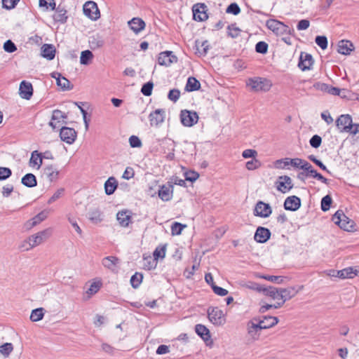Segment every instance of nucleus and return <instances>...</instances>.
I'll return each mask as SVG.
<instances>
[{
  "label": "nucleus",
  "instance_id": "nucleus-54",
  "mask_svg": "<svg viewBox=\"0 0 359 359\" xmlns=\"http://www.w3.org/2000/svg\"><path fill=\"white\" fill-rule=\"evenodd\" d=\"M226 12L233 15H238L241 12V8L236 3H231L226 8Z\"/></svg>",
  "mask_w": 359,
  "mask_h": 359
},
{
  "label": "nucleus",
  "instance_id": "nucleus-19",
  "mask_svg": "<svg viewBox=\"0 0 359 359\" xmlns=\"http://www.w3.org/2000/svg\"><path fill=\"white\" fill-rule=\"evenodd\" d=\"M43 176L50 182H55L59 177V171L53 165H47L43 169Z\"/></svg>",
  "mask_w": 359,
  "mask_h": 359
},
{
  "label": "nucleus",
  "instance_id": "nucleus-15",
  "mask_svg": "<svg viewBox=\"0 0 359 359\" xmlns=\"http://www.w3.org/2000/svg\"><path fill=\"white\" fill-rule=\"evenodd\" d=\"M19 94L25 100H29L33 95V87L30 82L22 81L20 84Z\"/></svg>",
  "mask_w": 359,
  "mask_h": 359
},
{
  "label": "nucleus",
  "instance_id": "nucleus-49",
  "mask_svg": "<svg viewBox=\"0 0 359 359\" xmlns=\"http://www.w3.org/2000/svg\"><path fill=\"white\" fill-rule=\"evenodd\" d=\"M186 227V225L182 224L179 222H174L171 226V232L172 235H180L182 233V231L184 228Z\"/></svg>",
  "mask_w": 359,
  "mask_h": 359
},
{
  "label": "nucleus",
  "instance_id": "nucleus-9",
  "mask_svg": "<svg viewBox=\"0 0 359 359\" xmlns=\"http://www.w3.org/2000/svg\"><path fill=\"white\" fill-rule=\"evenodd\" d=\"M51 235V229H46L29 237L32 245L34 247L39 245L47 240Z\"/></svg>",
  "mask_w": 359,
  "mask_h": 359
},
{
  "label": "nucleus",
  "instance_id": "nucleus-25",
  "mask_svg": "<svg viewBox=\"0 0 359 359\" xmlns=\"http://www.w3.org/2000/svg\"><path fill=\"white\" fill-rule=\"evenodd\" d=\"M130 29L136 34H138L145 27V22L139 18H134L128 22Z\"/></svg>",
  "mask_w": 359,
  "mask_h": 359
},
{
  "label": "nucleus",
  "instance_id": "nucleus-57",
  "mask_svg": "<svg viewBox=\"0 0 359 359\" xmlns=\"http://www.w3.org/2000/svg\"><path fill=\"white\" fill-rule=\"evenodd\" d=\"M39 6L51 10L55 9V0H39Z\"/></svg>",
  "mask_w": 359,
  "mask_h": 359
},
{
  "label": "nucleus",
  "instance_id": "nucleus-4",
  "mask_svg": "<svg viewBox=\"0 0 359 359\" xmlns=\"http://www.w3.org/2000/svg\"><path fill=\"white\" fill-rule=\"evenodd\" d=\"M198 116L196 111L184 109L180 113V121L183 126L187 127L193 126L197 123Z\"/></svg>",
  "mask_w": 359,
  "mask_h": 359
},
{
  "label": "nucleus",
  "instance_id": "nucleus-21",
  "mask_svg": "<svg viewBox=\"0 0 359 359\" xmlns=\"http://www.w3.org/2000/svg\"><path fill=\"white\" fill-rule=\"evenodd\" d=\"M49 214L48 210H44L36 215L35 217L27 222L25 226L27 229H31L34 226L40 224L41 222L45 220Z\"/></svg>",
  "mask_w": 359,
  "mask_h": 359
},
{
  "label": "nucleus",
  "instance_id": "nucleus-41",
  "mask_svg": "<svg viewBox=\"0 0 359 359\" xmlns=\"http://www.w3.org/2000/svg\"><path fill=\"white\" fill-rule=\"evenodd\" d=\"M163 144H164L166 146H168V149L170 150V152H169L167 154L166 158L168 159V160H172L174 158V157H175V154H174V151H175L174 142L172 141L170 139H165V140H163Z\"/></svg>",
  "mask_w": 359,
  "mask_h": 359
},
{
  "label": "nucleus",
  "instance_id": "nucleus-37",
  "mask_svg": "<svg viewBox=\"0 0 359 359\" xmlns=\"http://www.w3.org/2000/svg\"><path fill=\"white\" fill-rule=\"evenodd\" d=\"M352 43L348 41H341L339 42L337 51L342 55H348L352 50Z\"/></svg>",
  "mask_w": 359,
  "mask_h": 359
},
{
  "label": "nucleus",
  "instance_id": "nucleus-22",
  "mask_svg": "<svg viewBox=\"0 0 359 359\" xmlns=\"http://www.w3.org/2000/svg\"><path fill=\"white\" fill-rule=\"evenodd\" d=\"M254 214L255 216L267 217L269 215V204L262 201L257 202L254 210Z\"/></svg>",
  "mask_w": 359,
  "mask_h": 359
},
{
  "label": "nucleus",
  "instance_id": "nucleus-35",
  "mask_svg": "<svg viewBox=\"0 0 359 359\" xmlns=\"http://www.w3.org/2000/svg\"><path fill=\"white\" fill-rule=\"evenodd\" d=\"M22 184L27 187H34L37 184L36 178L32 173H27L22 177L21 180Z\"/></svg>",
  "mask_w": 359,
  "mask_h": 359
},
{
  "label": "nucleus",
  "instance_id": "nucleus-6",
  "mask_svg": "<svg viewBox=\"0 0 359 359\" xmlns=\"http://www.w3.org/2000/svg\"><path fill=\"white\" fill-rule=\"evenodd\" d=\"M209 320L216 325H222L225 323V318L222 310L217 307H211L208 310Z\"/></svg>",
  "mask_w": 359,
  "mask_h": 359
},
{
  "label": "nucleus",
  "instance_id": "nucleus-16",
  "mask_svg": "<svg viewBox=\"0 0 359 359\" xmlns=\"http://www.w3.org/2000/svg\"><path fill=\"white\" fill-rule=\"evenodd\" d=\"M313 63V60L311 54L303 52L301 53L298 67H299L302 71L308 70L311 69Z\"/></svg>",
  "mask_w": 359,
  "mask_h": 359
},
{
  "label": "nucleus",
  "instance_id": "nucleus-3",
  "mask_svg": "<svg viewBox=\"0 0 359 359\" xmlns=\"http://www.w3.org/2000/svg\"><path fill=\"white\" fill-rule=\"evenodd\" d=\"M269 325H266L264 320H262L259 318H254L248 323V333L251 336L259 333L262 330L268 329Z\"/></svg>",
  "mask_w": 359,
  "mask_h": 359
},
{
  "label": "nucleus",
  "instance_id": "nucleus-53",
  "mask_svg": "<svg viewBox=\"0 0 359 359\" xmlns=\"http://www.w3.org/2000/svg\"><path fill=\"white\" fill-rule=\"evenodd\" d=\"M154 259L157 261L158 258H163L165 255V246L158 247L154 250Z\"/></svg>",
  "mask_w": 359,
  "mask_h": 359
},
{
  "label": "nucleus",
  "instance_id": "nucleus-20",
  "mask_svg": "<svg viewBox=\"0 0 359 359\" xmlns=\"http://www.w3.org/2000/svg\"><path fill=\"white\" fill-rule=\"evenodd\" d=\"M271 31L276 35H282L287 33L288 27L283 22L271 18Z\"/></svg>",
  "mask_w": 359,
  "mask_h": 359
},
{
  "label": "nucleus",
  "instance_id": "nucleus-8",
  "mask_svg": "<svg viewBox=\"0 0 359 359\" xmlns=\"http://www.w3.org/2000/svg\"><path fill=\"white\" fill-rule=\"evenodd\" d=\"M83 13L93 20H96L100 17L97 5L93 1H87L83 5Z\"/></svg>",
  "mask_w": 359,
  "mask_h": 359
},
{
  "label": "nucleus",
  "instance_id": "nucleus-7",
  "mask_svg": "<svg viewBox=\"0 0 359 359\" xmlns=\"http://www.w3.org/2000/svg\"><path fill=\"white\" fill-rule=\"evenodd\" d=\"M276 189L281 193H287L293 187L291 178L287 175L280 176L275 183Z\"/></svg>",
  "mask_w": 359,
  "mask_h": 359
},
{
  "label": "nucleus",
  "instance_id": "nucleus-10",
  "mask_svg": "<svg viewBox=\"0 0 359 359\" xmlns=\"http://www.w3.org/2000/svg\"><path fill=\"white\" fill-rule=\"evenodd\" d=\"M77 133L74 128L62 126L60 128V137L63 142L71 144L74 142Z\"/></svg>",
  "mask_w": 359,
  "mask_h": 359
},
{
  "label": "nucleus",
  "instance_id": "nucleus-64",
  "mask_svg": "<svg viewBox=\"0 0 359 359\" xmlns=\"http://www.w3.org/2000/svg\"><path fill=\"white\" fill-rule=\"evenodd\" d=\"M33 248H34V246L32 245V242L29 241V238H27V239L22 241V243L20 244V245L19 246V248L22 251H28Z\"/></svg>",
  "mask_w": 359,
  "mask_h": 359
},
{
  "label": "nucleus",
  "instance_id": "nucleus-14",
  "mask_svg": "<svg viewBox=\"0 0 359 359\" xmlns=\"http://www.w3.org/2000/svg\"><path fill=\"white\" fill-rule=\"evenodd\" d=\"M177 57L173 55L172 51H165L159 54L158 62L160 65L169 66L173 62H177Z\"/></svg>",
  "mask_w": 359,
  "mask_h": 359
},
{
  "label": "nucleus",
  "instance_id": "nucleus-23",
  "mask_svg": "<svg viewBox=\"0 0 359 359\" xmlns=\"http://www.w3.org/2000/svg\"><path fill=\"white\" fill-rule=\"evenodd\" d=\"M254 238L258 243H265L269 239V229L259 226L255 233Z\"/></svg>",
  "mask_w": 359,
  "mask_h": 359
},
{
  "label": "nucleus",
  "instance_id": "nucleus-50",
  "mask_svg": "<svg viewBox=\"0 0 359 359\" xmlns=\"http://www.w3.org/2000/svg\"><path fill=\"white\" fill-rule=\"evenodd\" d=\"M316 44L320 47L323 50H325L327 47V39L325 36H317L315 39Z\"/></svg>",
  "mask_w": 359,
  "mask_h": 359
},
{
  "label": "nucleus",
  "instance_id": "nucleus-46",
  "mask_svg": "<svg viewBox=\"0 0 359 359\" xmlns=\"http://www.w3.org/2000/svg\"><path fill=\"white\" fill-rule=\"evenodd\" d=\"M273 165L277 169H284L290 165V158L277 160L274 162Z\"/></svg>",
  "mask_w": 359,
  "mask_h": 359
},
{
  "label": "nucleus",
  "instance_id": "nucleus-24",
  "mask_svg": "<svg viewBox=\"0 0 359 359\" xmlns=\"http://www.w3.org/2000/svg\"><path fill=\"white\" fill-rule=\"evenodd\" d=\"M158 196L163 201H168L172 196V186L163 185L158 190Z\"/></svg>",
  "mask_w": 359,
  "mask_h": 359
},
{
  "label": "nucleus",
  "instance_id": "nucleus-29",
  "mask_svg": "<svg viewBox=\"0 0 359 359\" xmlns=\"http://www.w3.org/2000/svg\"><path fill=\"white\" fill-rule=\"evenodd\" d=\"M88 219L92 223L97 224L103 220L102 212L98 208L92 209L88 212Z\"/></svg>",
  "mask_w": 359,
  "mask_h": 359
},
{
  "label": "nucleus",
  "instance_id": "nucleus-5",
  "mask_svg": "<svg viewBox=\"0 0 359 359\" xmlns=\"http://www.w3.org/2000/svg\"><path fill=\"white\" fill-rule=\"evenodd\" d=\"M285 303L280 288L271 286V309H278Z\"/></svg>",
  "mask_w": 359,
  "mask_h": 359
},
{
  "label": "nucleus",
  "instance_id": "nucleus-33",
  "mask_svg": "<svg viewBox=\"0 0 359 359\" xmlns=\"http://www.w3.org/2000/svg\"><path fill=\"white\" fill-rule=\"evenodd\" d=\"M42 153H39L35 150L32 153L31 158L29 160L30 166H36L37 169H39L42 165Z\"/></svg>",
  "mask_w": 359,
  "mask_h": 359
},
{
  "label": "nucleus",
  "instance_id": "nucleus-13",
  "mask_svg": "<svg viewBox=\"0 0 359 359\" xmlns=\"http://www.w3.org/2000/svg\"><path fill=\"white\" fill-rule=\"evenodd\" d=\"M150 125L151 126H158L165 119V111L162 109H156L149 115Z\"/></svg>",
  "mask_w": 359,
  "mask_h": 359
},
{
  "label": "nucleus",
  "instance_id": "nucleus-62",
  "mask_svg": "<svg viewBox=\"0 0 359 359\" xmlns=\"http://www.w3.org/2000/svg\"><path fill=\"white\" fill-rule=\"evenodd\" d=\"M180 96V91L177 89L170 90L168 93V97L170 100L175 102L178 100Z\"/></svg>",
  "mask_w": 359,
  "mask_h": 359
},
{
  "label": "nucleus",
  "instance_id": "nucleus-1",
  "mask_svg": "<svg viewBox=\"0 0 359 359\" xmlns=\"http://www.w3.org/2000/svg\"><path fill=\"white\" fill-rule=\"evenodd\" d=\"M246 84L252 90L256 92L266 91L269 87L268 80L262 77L250 78L246 81Z\"/></svg>",
  "mask_w": 359,
  "mask_h": 359
},
{
  "label": "nucleus",
  "instance_id": "nucleus-51",
  "mask_svg": "<svg viewBox=\"0 0 359 359\" xmlns=\"http://www.w3.org/2000/svg\"><path fill=\"white\" fill-rule=\"evenodd\" d=\"M228 35L231 38H236L241 32V29L236 27L235 25H229L227 27Z\"/></svg>",
  "mask_w": 359,
  "mask_h": 359
},
{
  "label": "nucleus",
  "instance_id": "nucleus-42",
  "mask_svg": "<svg viewBox=\"0 0 359 359\" xmlns=\"http://www.w3.org/2000/svg\"><path fill=\"white\" fill-rule=\"evenodd\" d=\"M93 57V55L91 51L86 50L81 52L80 57V62L81 65H88L90 60Z\"/></svg>",
  "mask_w": 359,
  "mask_h": 359
},
{
  "label": "nucleus",
  "instance_id": "nucleus-45",
  "mask_svg": "<svg viewBox=\"0 0 359 359\" xmlns=\"http://www.w3.org/2000/svg\"><path fill=\"white\" fill-rule=\"evenodd\" d=\"M102 286V283L100 282H93L90 285V287L86 291V294L88 295V298H90L93 294L97 293Z\"/></svg>",
  "mask_w": 359,
  "mask_h": 359
},
{
  "label": "nucleus",
  "instance_id": "nucleus-39",
  "mask_svg": "<svg viewBox=\"0 0 359 359\" xmlns=\"http://www.w3.org/2000/svg\"><path fill=\"white\" fill-rule=\"evenodd\" d=\"M44 309L43 308H38L32 310L30 315V320L32 322H37L41 320L44 316Z\"/></svg>",
  "mask_w": 359,
  "mask_h": 359
},
{
  "label": "nucleus",
  "instance_id": "nucleus-27",
  "mask_svg": "<svg viewBox=\"0 0 359 359\" xmlns=\"http://www.w3.org/2000/svg\"><path fill=\"white\" fill-rule=\"evenodd\" d=\"M41 55L48 60H52L55 55V48L52 44H43L41 48Z\"/></svg>",
  "mask_w": 359,
  "mask_h": 359
},
{
  "label": "nucleus",
  "instance_id": "nucleus-58",
  "mask_svg": "<svg viewBox=\"0 0 359 359\" xmlns=\"http://www.w3.org/2000/svg\"><path fill=\"white\" fill-rule=\"evenodd\" d=\"M322 138L318 135H313L309 140L311 146L315 149L318 148L320 146Z\"/></svg>",
  "mask_w": 359,
  "mask_h": 359
},
{
  "label": "nucleus",
  "instance_id": "nucleus-60",
  "mask_svg": "<svg viewBox=\"0 0 359 359\" xmlns=\"http://www.w3.org/2000/svg\"><path fill=\"white\" fill-rule=\"evenodd\" d=\"M12 174L11 170L8 168L0 167V180L8 179Z\"/></svg>",
  "mask_w": 359,
  "mask_h": 359
},
{
  "label": "nucleus",
  "instance_id": "nucleus-18",
  "mask_svg": "<svg viewBox=\"0 0 359 359\" xmlns=\"http://www.w3.org/2000/svg\"><path fill=\"white\" fill-rule=\"evenodd\" d=\"M301 206V200L296 196L287 197L284 202V207L287 210L295 211Z\"/></svg>",
  "mask_w": 359,
  "mask_h": 359
},
{
  "label": "nucleus",
  "instance_id": "nucleus-56",
  "mask_svg": "<svg viewBox=\"0 0 359 359\" xmlns=\"http://www.w3.org/2000/svg\"><path fill=\"white\" fill-rule=\"evenodd\" d=\"M129 143L133 148H139L142 147V142L140 139L135 135H132L129 138Z\"/></svg>",
  "mask_w": 359,
  "mask_h": 359
},
{
  "label": "nucleus",
  "instance_id": "nucleus-11",
  "mask_svg": "<svg viewBox=\"0 0 359 359\" xmlns=\"http://www.w3.org/2000/svg\"><path fill=\"white\" fill-rule=\"evenodd\" d=\"M67 118V116L59 109H55L53 111L51 121L49 123V126L53 129L58 128L61 125L66 123L65 119Z\"/></svg>",
  "mask_w": 359,
  "mask_h": 359
},
{
  "label": "nucleus",
  "instance_id": "nucleus-17",
  "mask_svg": "<svg viewBox=\"0 0 359 359\" xmlns=\"http://www.w3.org/2000/svg\"><path fill=\"white\" fill-rule=\"evenodd\" d=\"M352 123V118L348 114L341 115L336 121V126L340 132H346Z\"/></svg>",
  "mask_w": 359,
  "mask_h": 359
},
{
  "label": "nucleus",
  "instance_id": "nucleus-61",
  "mask_svg": "<svg viewBox=\"0 0 359 359\" xmlns=\"http://www.w3.org/2000/svg\"><path fill=\"white\" fill-rule=\"evenodd\" d=\"M268 50V44L264 41H259L255 46V50L259 53H266Z\"/></svg>",
  "mask_w": 359,
  "mask_h": 359
},
{
  "label": "nucleus",
  "instance_id": "nucleus-44",
  "mask_svg": "<svg viewBox=\"0 0 359 359\" xmlns=\"http://www.w3.org/2000/svg\"><path fill=\"white\" fill-rule=\"evenodd\" d=\"M143 276L140 273L136 272L130 278V283L133 288H137L142 281Z\"/></svg>",
  "mask_w": 359,
  "mask_h": 359
},
{
  "label": "nucleus",
  "instance_id": "nucleus-2",
  "mask_svg": "<svg viewBox=\"0 0 359 359\" xmlns=\"http://www.w3.org/2000/svg\"><path fill=\"white\" fill-rule=\"evenodd\" d=\"M332 221L340 228L349 231L352 227V222L344 215V212L341 210H337L332 218Z\"/></svg>",
  "mask_w": 359,
  "mask_h": 359
},
{
  "label": "nucleus",
  "instance_id": "nucleus-36",
  "mask_svg": "<svg viewBox=\"0 0 359 359\" xmlns=\"http://www.w3.org/2000/svg\"><path fill=\"white\" fill-rule=\"evenodd\" d=\"M201 88L200 82L195 77H189L185 86V90L188 92L198 90Z\"/></svg>",
  "mask_w": 359,
  "mask_h": 359
},
{
  "label": "nucleus",
  "instance_id": "nucleus-12",
  "mask_svg": "<svg viewBox=\"0 0 359 359\" xmlns=\"http://www.w3.org/2000/svg\"><path fill=\"white\" fill-rule=\"evenodd\" d=\"M193 15L195 20L202 22L208 19L206 6L204 4H197L193 6Z\"/></svg>",
  "mask_w": 359,
  "mask_h": 359
},
{
  "label": "nucleus",
  "instance_id": "nucleus-26",
  "mask_svg": "<svg viewBox=\"0 0 359 359\" xmlns=\"http://www.w3.org/2000/svg\"><path fill=\"white\" fill-rule=\"evenodd\" d=\"M67 10L59 6L56 9L55 12L53 14V20L57 22L62 24H64L67 22Z\"/></svg>",
  "mask_w": 359,
  "mask_h": 359
},
{
  "label": "nucleus",
  "instance_id": "nucleus-55",
  "mask_svg": "<svg viewBox=\"0 0 359 359\" xmlns=\"http://www.w3.org/2000/svg\"><path fill=\"white\" fill-rule=\"evenodd\" d=\"M4 49L6 52L11 53L15 52L17 48L11 40H7L4 44Z\"/></svg>",
  "mask_w": 359,
  "mask_h": 359
},
{
  "label": "nucleus",
  "instance_id": "nucleus-38",
  "mask_svg": "<svg viewBox=\"0 0 359 359\" xmlns=\"http://www.w3.org/2000/svg\"><path fill=\"white\" fill-rule=\"evenodd\" d=\"M358 273V271L353 267H348L340 270L339 278L341 279L353 278Z\"/></svg>",
  "mask_w": 359,
  "mask_h": 359
},
{
  "label": "nucleus",
  "instance_id": "nucleus-34",
  "mask_svg": "<svg viewBox=\"0 0 359 359\" xmlns=\"http://www.w3.org/2000/svg\"><path fill=\"white\" fill-rule=\"evenodd\" d=\"M195 331L205 341L210 339L209 330L203 325L198 324L195 327Z\"/></svg>",
  "mask_w": 359,
  "mask_h": 359
},
{
  "label": "nucleus",
  "instance_id": "nucleus-31",
  "mask_svg": "<svg viewBox=\"0 0 359 359\" xmlns=\"http://www.w3.org/2000/svg\"><path fill=\"white\" fill-rule=\"evenodd\" d=\"M118 263V259L114 256H109L107 257H104L102 261V264L108 269L114 271L116 270V265Z\"/></svg>",
  "mask_w": 359,
  "mask_h": 359
},
{
  "label": "nucleus",
  "instance_id": "nucleus-52",
  "mask_svg": "<svg viewBox=\"0 0 359 359\" xmlns=\"http://www.w3.org/2000/svg\"><path fill=\"white\" fill-rule=\"evenodd\" d=\"M157 262L151 257L144 258V267L148 270L154 269L156 266Z\"/></svg>",
  "mask_w": 359,
  "mask_h": 359
},
{
  "label": "nucleus",
  "instance_id": "nucleus-63",
  "mask_svg": "<svg viewBox=\"0 0 359 359\" xmlns=\"http://www.w3.org/2000/svg\"><path fill=\"white\" fill-rule=\"evenodd\" d=\"M64 192H65V189H63V188L58 189L53 194V195L49 198V200L48 201V203L50 204V203L55 202L56 200L60 198L63 195Z\"/></svg>",
  "mask_w": 359,
  "mask_h": 359
},
{
  "label": "nucleus",
  "instance_id": "nucleus-28",
  "mask_svg": "<svg viewBox=\"0 0 359 359\" xmlns=\"http://www.w3.org/2000/svg\"><path fill=\"white\" fill-rule=\"evenodd\" d=\"M89 44L92 49H97L102 47L104 44L103 37L99 34H94L89 37Z\"/></svg>",
  "mask_w": 359,
  "mask_h": 359
},
{
  "label": "nucleus",
  "instance_id": "nucleus-40",
  "mask_svg": "<svg viewBox=\"0 0 359 359\" xmlns=\"http://www.w3.org/2000/svg\"><path fill=\"white\" fill-rule=\"evenodd\" d=\"M13 351V345L11 343H5L0 346V354L4 358H8Z\"/></svg>",
  "mask_w": 359,
  "mask_h": 359
},
{
  "label": "nucleus",
  "instance_id": "nucleus-30",
  "mask_svg": "<svg viewBox=\"0 0 359 359\" xmlns=\"http://www.w3.org/2000/svg\"><path fill=\"white\" fill-rule=\"evenodd\" d=\"M118 187L117 180L114 177H110L104 183V191L107 195L114 193Z\"/></svg>",
  "mask_w": 359,
  "mask_h": 359
},
{
  "label": "nucleus",
  "instance_id": "nucleus-43",
  "mask_svg": "<svg viewBox=\"0 0 359 359\" xmlns=\"http://www.w3.org/2000/svg\"><path fill=\"white\" fill-rule=\"evenodd\" d=\"M280 290L283 293V296L285 302L287 300H289L291 298H292L293 297H294L297 293V291L295 290V289L293 287H289V288H285V289L280 288Z\"/></svg>",
  "mask_w": 359,
  "mask_h": 359
},
{
  "label": "nucleus",
  "instance_id": "nucleus-48",
  "mask_svg": "<svg viewBox=\"0 0 359 359\" xmlns=\"http://www.w3.org/2000/svg\"><path fill=\"white\" fill-rule=\"evenodd\" d=\"M153 87V82L148 81L142 86L141 93L145 96H149L151 95Z\"/></svg>",
  "mask_w": 359,
  "mask_h": 359
},
{
  "label": "nucleus",
  "instance_id": "nucleus-47",
  "mask_svg": "<svg viewBox=\"0 0 359 359\" xmlns=\"http://www.w3.org/2000/svg\"><path fill=\"white\" fill-rule=\"evenodd\" d=\"M332 201L330 196L327 195L324 196L321 200V210L324 212L327 211L330 208Z\"/></svg>",
  "mask_w": 359,
  "mask_h": 359
},
{
  "label": "nucleus",
  "instance_id": "nucleus-59",
  "mask_svg": "<svg viewBox=\"0 0 359 359\" xmlns=\"http://www.w3.org/2000/svg\"><path fill=\"white\" fill-rule=\"evenodd\" d=\"M59 82V86L63 90H71L73 88V86H71L70 81L64 76L62 77L61 81H60Z\"/></svg>",
  "mask_w": 359,
  "mask_h": 359
},
{
  "label": "nucleus",
  "instance_id": "nucleus-32",
  "mask_svg": "<svg viewBox=\"0 0 359 359\" xmlns=\"http://www.w3.org/2000/svg\"><path fill=\"white\" fill-rule=\"evenodd\" d=\"M116 219L121 226L126 227L130 222L131 217L128 211H120L116 215Z\"/></svg>",
  "mask_w": 359,
  "mask_h": 359
}]
</instances>
